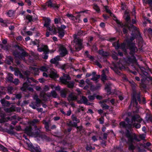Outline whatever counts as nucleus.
I'll use <instances>...</instances> for the list:
<instances>
[{"instance_id": "6e6d98bb", "label": "nucleus", "mask_w": 152, "mask_h": 152, "mask_svg": "<svg viewBox=\"0 0 152 152\" xmlns=\"http://www.w3.org/2000/svg\"><path fill=\"white\" fill-rule=\"evenodd\" d=\"M26 19L28 20L29 22H31L33 20L32 17L29 15H27L26 16Z\"/></svg>"}, {"instance_id": "7ed1b4c3", "label": "nucleus", "mask_w": 152, "mask_h": 152, "mask_svg": "<svg viewBox=\"0 0 152 152\" xmlns=\"http://www.w3.org/2000/svg\"><path fill=\"white\" fill-rule=\"evenodd\" d=\"M86 34L87 33L86 31L79 30L77 32V34H75L73 35V37L74 38V42L75 43L74 47L75 49V51H79L82 48V42L83 40L77 38V36H80L84 35Z\"/></svg>"}, {"instance_id": "2f4dec72", "label": "nucleus", "mask_w": 152, "mask_h": 152, "mask_svg": "<svg viewBox=\"0 0 152 152\" xmlns=\"http://www.w3.org/2000/svg\"><path fill=\"white\" fill-rule=\"evenodd\" d=\"M7 90L8 92L10 94H12L13 92L16 89L15 88L12 86H9L7 87Z\"/></svg>"}, {"instance_id": "20e7f679", "label": "nucleus", "mask_w": 152, "mask_h": 152, "mask_svg": "<svg viewBox=\"0 0 152 152\" xmlns=\"http://www.w3.org/2000/svg\"><path fill=\"white\" fill-rule=\"evenodd\" d=\"M131 34L132 36L130 37V40L127 39L126 40V42L127 43V46L130 50V54H133L137 51V48L135 45V44L132 42L135 39L136 36L133 33H131Z\"/></svg>"}, {"instance_id": "f257e3e1", "label": "nucleus", "mask_w": 152, "mask_h": 152, "mask_svg": "<svg viewBox=\"0 0 152 152\" xmlns=\"http://www.w3.org/2000/svg\"><path fill=\"white\" fill-rule=\"evenodd\" d=\"M126 122L121 121L120 123V125L121 127L124 128L126 129L127 132L126 134V137L128 139L129 143H132L134 140L137 141H140V140L138 139L137 137L134 134H132L130 133L128 129H129L131 128L133 124V122L135 121L140 122L142 119L140 118L139 115L137 114L134 115L132 116V121H130V119L126 118L125 119Z\"/></svg>"}, {"instance_id": "f704fd0d", "label": "nucleus", "mask_w": 152, "mask_h": 152, "mask_svg": "<svg viewBox=\"0 0 152 152\" xmlns=\"http://www.w3.org/2000/svg\"><path fill=\"white\" fill-rule=\"evenodd\" d=\"M105 89L107 91V93L110 94L111 92L110 85L106 84L105 85Z\"/></svg>"}, {"instance_id": "de8ad7c7", "label": "nucleus", "mask_w": 152, "mask_h": 152, "mask_svg": "<svg viewBox=\"0 0 152 152\" xmlns=\"http://www.w3.org/2000/svg\"><path fill=\"white\" fill-rule=\"evenodd\" d=\"M39 69L42 72H46L48 70V68L45 66H42Z\"/></svg>"}, {"instance_id": "0eeeda50", "label": "nucleus", "mask_w": 152, "mask_h": 152, "mask_svg": "<svg viewBox=\"0 0 152 152\" xmlns=\"http://www.w3.org/2000/svg\"><path fill=\"white\" fill-rule=\"evenodd\" d=\"M35 129L31 133V135L36 137H39L42 132L38 128H35Z\"/></svg>"}, {"instance_id": "f3484780", "label": "nucleus", "mask_w": 152, "mask_h": 152, "mask_svg": "<svg viewBox=\"0 0 152 152\" xmlns=\"http://www.w3.org/2000/svg\"><path fill=\"white\" fill-rule=\"evenodd\" d=\"M0 102L3 106H9L10 105V103L9 102L6 100L4 99H1L0 100Z\"/></svg>"}, {"instance_id": "393cba45", "label": "nucleus", "mask_w": 152, "mask_h": 152, "mask_svg": "<svg viewBox=\"0 0 152 152\" xmlns=\"http://www.w3.org/2000/svg\"><path fill=\"white\" fill-rule=\"evenodd\" d=\"M114 20H115L116 23L118 24L119 26H120L122 28H124L125 27H126V24L125 25L123 24V23H121L120 21L117 19V18L115 16Z\"/></svg>"}, {"instance_id": "052dcab7", "label": "nucleus", "mask_w": 152, "mask_h": 152, "mask_svg": "<svg viewBox=\"0 0 152 152\" xmlns=\"http://www.w3.org/2000/svg\"><path fill=\"white\" fill-rule=\"evenodd\" d=\"M145 69L143 68L141 69L142 73L145 76H147L148 75V73L145 71Z\"/></svg>"}, {"instance_id": "13d9d810", "label": "nucleus", "mask_w": 152, "mask_h": 152, "mask_svg": "<svg viewBox=\"0 0 152 152\" xmlns=\"http://www.w3.org/2000/svg\"><path fill=\"white\" fill-rule=\"evenodd\" d=\"M2 118L0 119V123H2L4 122L5 121H7L6 119L5 118V116L4 115L1 116Z\"/></svg>"}, {"instance_id": "680f3d73", "label": "nucleus", "mask_w": 152, "mask_h": 152, "mask_svg": "<svg viewBox=\"0 0 152 152\" xmlns=\"http://www.w3.org/2000/svg\"><path fill=\"white\" fill-rule=\"evenodd\" d=\"M145 31H147L149 35H151L152 34V29L151 28L148 29L146 28L145 30Z\"/></svg>"}, {"instance_id": "9b49d317", "label": "nucleus", "mask_w": 152, "mask_h": 152, "mask_svg": "<svg viewBox=\"0 0 152 152\" xmlns=\"http://www.w3.org/2000/svg\"><path fill=\"white\" fill-rule=\"evenodd\" d=\"M53 0H48L45 3L46 5H47L48 7L58 8V7L57 6L53 3Z\"/></svg>"}, {"instance_id": "a19ab883", "label": "nucleus", "mask_w": 152, "mask_h": 152, "mask_svg": "<svg viewBox=\"0 0 152 152\" xmlns=\"http://www.w3.org/2000/svg\"><path fill=\"white\" fill-rule=\"evenodd\" d=\"M31 69L33 70L34 72V74L35 75H38V73H39V69L38 68H35V67H31Z\"/></svg>"}, {"instance_id": "cd10ccee", "label": "nucleus", "mask_w": 152, "mask_h": 152, "mask_svg": "<svg viewBox=\"0 0 152 152\" xmlns=\"http://www.w3.org/2000/svg\"><path fill=\"white\" fill-rule=\"evenodd\" d=\"M99 54L103 56H107L109 55L108 53L102 50H99Z\"/></svg>"}, {"instance_id": "4c0bfd02", "label": "nucleus", "mask_w": 152, "mask_h": 152, "mask_svg": "<svg viewBox=\"0 0 152 152\" xmlns=\"http://www.w3.org/2000/svg\"><path fill=\"white\" fill-rule=\"evenodd\" d=\"M57 95V93L55 91H52L51 92L50 95L48 96L49 97H50L52 96L54 98H56V97Z\"/></svg>"}, {"instance_id": "0e129e2a", "label": "nucleus", "mask_w": 152, "mask_h": 152, "mask_svg": "<svg viewBox=\"0 0 152 152\" xmlns=\"http://www.w3.org/2000/svg\"><path fill=\"white\" fill-rule=\"evenodd\" d=\"M29 106L31 107L33 109H36V105L34 102H31L30 104H29Z\"/></svg>"}, {"instance_id": "dca6fc26", "label": "nucleus", "mask_w": 152, "mask_h": 152, "mask_svg": "<svg viewBox=\"0 0 152 152\" xmlns=\"http://www.w3.org/2000/svg\"><path fill=\"white\" fill-rule=\"evenodd\" d=\"M67 124L69 126L75 127L77 128H78V127L77 126V124L76 123H75V122H73L70 120H69L68 122H67Z\"/></svg>"}, {"instance_id": "4468645a", "label": "nucleus", "mask_w": 152, "mask_h": 152, "mask_svg": "<svg viewBox=\"0 0 152 152\" xmlns=\"http://www.w3.org/2000/svg\"><path fill=\"white\" fill-rule=\"evenodd\" d=\"M39 138H41L43 140H45L47 141H49L51 140L50 138L47 136L45 134L42 133Z\"/></svg>"}, {"instance_id": "bf43d9fd", "label": "nucleus", "mask_w": 152, "mask_h": 152, "mask_svg": "<svg viewBox=\"0 0 152 152\" xmlns=\"http://www.w3.org/2000/svg\"><path fill=\"white\" fill-rule=\"evenodd\" d=\"M85 55L87 57L90 58L91 59H92L93 58L92 56L89 54L88 52L87 51L85 52Z\"/></svg>"}, {"instance_id": "9d476101", "label": "nucleus", "mask_w": 152, "mask_h": 152, "mask_svg": "<svg viewBox=\"0 0 152 152\" xmlns=\"http://www.w3.org/2000/svg\"><path fill=\"white\" fill-rule=\"evenodd\" d=\"M69 92V91L68 89L66 88H64L60 91V96L62 98H65Z\"/></svg>"}, {"instance_id": "c9c22d12", "label": "nucleus", "mask_w": 152, "mask_h": 152, "mask_svg": "<svg viewBox=\"0 0 152 152\" xmlns=\"http://www.w3.org/2000/svg\"><path fill=\"white\" fill-rule=\"evenodd\" d=\"M102 72V74L101 75V80L102 81H104L105 80H106L107 76L105 75L104 70H103Z\"/></svg>"}, {"instance_id": "58836bf2", "label": "nucleus", "mask_w": 152, "mask_h": 152, "mask_svg": "<svg viewBox=\"0 0 152 152\" xmlns=\"http://www.w3.org/2000/svg\"><path fill=\"white\" fill-rule=\"evenodd\" d=\"M68 87L70 88H72L74 86V83L71 82H68L66 84Z\"/></svg>"}, {"instance_id": "f8f14e48", "label": "nucleus", "mask_w": 152, "mask_h": 152, "mask_svg": "<svg viewBox=\"0 0 152 152\" xmlns=\"http://www.w3.org/2000/svg\"><path fill=\"white\" fill-rule=\"evenodd\" d=\"M88 100L87 98L84 96H82L80 101H79L78 103H81L82 102L84 104L87 105H90V104L88 102Z\"/></svg>"}, {"instance_id": "864d4df0", "label": "nucleus", "mask_w": 152, "mask_h": 152, "mask_svg": "<svg viewBox=\"0 0 152 152\" xmlns=\"http://www.w3.org/2000/svg\"><path fill=\"white\" fill-rule=\"evenodd\" d=\"M51 32V33L53 34H55L56 33V28L54 27H52L51 28V30H49Z\"/></svg>"}, {"instance_id": "7c9ffc66", "label": "nucleus", "mask_w": 152, "mask_h": 152, "mask_svg": "<svg viewBox=\"0 0 152 152\" xmlns=\"http://www.w3.org/2000/svg\"><path fill=\"white\" fill-rule=\"evenodd\" d=\"M14 74L16 76L19 75L20 78H25L24 76H23L19 70L15 71L14 72Z\"/></svg>"}, {"instance_id": "8fccbe9b", "label": "nucleus", "mask_w": 152, "mask_h": 152, "mask_svg": "<svg viewBox=\"0 0 152 152\" xmlns=\"http://www.w3.org/2000/svg\"><path fill=\"white\" fill-rule=\"evenodd\" d=\"M15 13L14 11L13 10H9L7 12V15L10 17L12 16Z\"/></svg>"}, {"instance_id": "49530a36", "label": "nucleus", "mask_w": 152, "mask_h": 152, "mask_svg": "<svg viewBox=\"0 0 152 152\" xmlns=\"http://www.w3.org/2000/svg\"><path fill=\"white\" fill-rule=\"evenodd\" d=\"M105 9V10L106 11V12L109 13L110 14V16H112L114 18V17L115 16L108 9V7L107 6H105L104 7Z\"/></svg>"}, {"instance_id": "f03ea898", "label": "nucleus", "mask_w": 152, "mask_h": 152, "mask_svg": "<svg viewBox=\"0 0 152 152\" xmlns=\"http://www.w3.org/2000/svg\"><path fill=\"white\" fill-rule=\"evenodd\" d=\"M18 48L20 50L18 51L17 50L14 51L13 52V54L15 56V59L17 65L20 64V62L19 60H24L25 57L28 56V53L23 49L19 46H18Z\"/></svg>"}, {"instance_id": "69168bd1", "label": "nucleus", "mask_w": 152, "mask_h": 152, "mask_svg": "<svg viewBox=\"0 0 152 152\" xmlns=\"http://www.w3.org/2000/svg\"><path fill=\"white\" fill-rule=\"evenodd\" d=\"M95 95H89L88 96V98L89 100H92L95 99Z\"/></svg>"}, {"instance_id": "5701e85b", "label": "nucleus", "mask_w": 152, "mask_h": 152, "mask_svg": "<svg viewBox=\"0 0 152 152\" xmlns=\"http://www.w3.org/2000/svg\"><path fill=\"white\" fill-rule=\"evenodd\" d=\"M49 75L50 77L53 78H56L58 77V75L56 72L53 71H51Z\"/></svg>"}, {"instance_id": "4be33fe9", "label": "nucleus", "mask_w": 152, "mask_h": 152, "mask_svg": "<svg viewBox=\"0 0 152 152\" xmlns=\"http://www.w3.org/2000/svg\"><path fill=\"white\" fill-rule=\"evenodd\" d=\"M58 33L59 34L58 36L61 38H62L64 36L65 33L64 30L62 29L61 28H58Z\"/></svg>"}, {"instance_id": "412c9836", "label": "nucleus", "mask_w": 152, "mask_h": 152, "mask_svg": "<svg viewBox=\"0 0 152 152\" xmlns=\"http://www.w3.org/2000/svg\"><path fill=\"white\" fill-rule=\"evenodd\" d=\"M50 21V18H47V20L45 21V23L44 25V26L47 28L48 30H50L51 27L49 26V24Z\"/></svg>"}, {"instance_id": "5fc2aeb1", "label": "nucleus", "mask_w": 152, "mask_h": 152, "mask_svg": "<svg viewBox=\"0 0 152 152\" xmlns=\"http://www.w3.org/2000/svg\"><path fill=\"white\" fill-rule=\"evenodd\" d=\"M120 48H121L124 51H126V45L125 43H122L121 45H120Z\"/></svg>"}, {"instance_id": "a878e982", "label": "nucleus", "mask_w": 152, "mask_h": 152, "mask_svg": "<svg viewBox=\"0 0 152 152\" xmlns=\"http://www.w3.org/2000/svg\"><path fill=\"white\" fill-rule=\"evenodd\" d=\"M30 85V84L26 81V82L23 83V86L21 88V90L23 91H25L26 88L29 86Z\"/></svg>"}, {"instance_id": "e2e57ef3", "label": "nucleus", "mask_w": 152, "mask_h": 152, "mask_svg": "<svg viewBox=\"0 0 152 152\" xmlns=\"http://www.w3.org/2000/svg\"><path fill=\"white\" fill-rule=\"evenodd\" d=\"M66 16L69 17V18L71 19L72 20H74L75 18V17L72 14H67L66 15Z\"/></svg>"}, {"instance_id": "37998d69", "label": "nucleus", "mask_w": 152, "mask_h": 152, "mask_svg": "<svg viewBox=\"0 0 152 152\" xmlns=\"http://www.w3.org/2000/svg\"><path fill=\"white\" fill-rule=\"evenodd\" d=\"M101 106L103 110L108 109L110 107L105 104H102Z\"/></svg>"}, {"instance_id": "603ef678", "label": "nucleus", "mask_w": 152, "mask_h": 152, "mask_svg": "<svg viewBox=\"0 0 152 152\" xmlns=\"http://www.w3.org/2000/svg\"><path fill=\"white\" fill-rule=\"evenodd\" d=\"M77 82H78L79 83V86H80L82 87L84 86L85 84V82L83 80H81L79 81H78Z\"/></svg>"}, {"instance_id": "338daca9", "label": "nucleus", "mask_w": 152, "mask_h": 152, "mask_svg": "<svg viewBox=\"0 0 152 152\" xmlns=\"http://www.w3.org/2000/svg\"><path fill=\"white\" fill-rule=\"evenodd\" d=\"M141 83L140 84L141 87L143 88H145L146 87V85L144 84V80H141Z\"/></svg>"}, {"instance_id": "aec40b11", "label": "nucleus", "mask_w": 152, "mask_h": 152, "mask_svg": "<svg viewBox=\"0 0 152 152\" xmlns=\"http://www.w3.org/2000/svg\"><path fill=\"white\" fill-rule=\"evenodd\" d=\"M13 75L10 73H9L6 78V80L7 81H9L11 83L13 82Z\"/></svg>"}, {"instance_id": "2eb2a0df", "label": "nucleus", "mask_w": 152, "mask_h": 152, "mask_svg": "<svg viewBox=\"0 0 152 152\" xmlns=\"http://www.w3.org/2000/svg\"><path fill=\"white\" fill-rule=\"evenodd\" d=\"M69 99L71 101L75 100L77 99V96L76 94L74 93H71L69 96Z\"/></svg>"}, {"instance_id": "c85d7f7f", "label": "nucleus", "mask_w": 152, "mask_h": 152, "mask_svg": "<svg viewBox=\"0 0 152 152\" xmlns=\"http://www.w3.org/2000/svg\"><path fill=\"white\" fill-rule=\"evenodd\" d=\"M133 99H137L139 102H140L141 100L140 92H138L137 94H135L134 93Z\"/></svg>"}, {"instance_id": "39448f33", "label": "nucleus", "mask_w": 152, "mask_h": 152, "mask_svg": "<svg viewBox=\"0 0 152 152\" xmlns=\"http://www.w3.org/2000/svg\"><path fill=\"white\" fill-rule=\"evenodd\" d=\"M126 21V25L129 31H137V28L132 24L131 23V18L129 15H127L125 19Z\"/></svg>"}, {"instance_id": "4d7b16f0", "label": "nucleus", "mask_w": 152, "mask_h": 152, "mask_svg": "<svg viewBox=\"0 0 152 152\" xmlns=\"http://www.w3.org/2000/svg\"><path fill=\"white\" fill-rule=\"evenodd\" d=\"M93 8L97 12H99L100 9L97 4H94Z\"/></svg>"}, {"instance_id": "a211bd4d", "label": "nucleus", "mask_w": 152, "mask_h": 152, "mask_svg": "<svg viewBox=\"0 0 152 152\" xmlns=\"http://www.w3.org/2000/svg\"><path fill=\"white\" fill-rule=\"evenodd\" d=\"M111 68L113 69L117 74H119L120 73V72L118 70V68L120 69H121L120 66H118L114 64V67H111Z\"/></svg>"}, {"instance_id": "c756f323", "label": "nucleus", "mask_w": 152, "mask_h": 152, "mask_svg": "<svg viewBox=\"0 0 152 152\" xmlns=\"http://www.w3.org/2000/svg\"><path fill=\"white\" fill-rule=\"evenodd\" d=\"M23 76H24L25 78H22L23 79H24V80H25L29 76L30 74V72L28 71H24L23 72Z\"/></svg>"}, {"instance_id": "ddd939ff", "label": "nucleus", "mask_w": 152, "mask_h": 152, "mask_svg": "<svg viewBox=\"0 0 152 152\" xmlns=\"http://www.w3.org/2000/svg\"><path fill=\"white\" fill-rule=\"evenodd\" d=\"M39 121L37 119H34L30 121L29 122V124L30 125L34 126L35 128H37V126L36 124L39 122Z\"/></svg>"}, {"instance_id": "e433bc0d", "label": "nucleus", "mask_w": 152, "mask_h": 152, "mask_svg": "<svg viewBox=\"0 0 152 152\" xmlns=\"http://www.w3.org/2000/svg\"><path fill=\"white\" fill-rule=\"evenodd\" d=\"M43 51L46 54H48L49 52V49L47 45H44L42 47Z\"/></svg>"}, {"instance_id": "a18cd8bd", "label": "nucleus", "mask_w": 152, "mask_h": 152, "mask_svg": "<svg viewBox=\"0 0 152 152\" xmlns=\"http://www.w3.org/2000/svg\"><path fill=\"white\" fill-rule=\"evenodd\" d=\"M95 148L94 147L92 148L91 146L88 145H87L86 148V150L87 151H91L92 150H94L95 149Z\"/></svg>"}, {"instance_id": "423d86ee", "label": "nucleus", "mask_w": 152, "mask_h": 152, "mask_svg": "<svg viewBox=\"0 0 152 152\" xmlns=\"http://www.w3.org/2000/svg\"><path fill=\"white\" fill-rule=\"evenodd\" d=\"M59 51L61 56H64L68 53V51L65 46L62 45H59Z\"/></svg>"}, {"instance_id": "6e6552de", "label": "nucleus", "mask_w": 152, "mask_h": 152, "mask_svg": "<svg viewBox=\"0 0 152 152\" xmlns=\"http://www.w3.org/2000/svg\"><path fill=\"white\" fill-rule=\"evenodd\" d=\"M61 60L60 56H57L54 58L52 59L50 61V62L53 64H54L57 66H59L60 64L58 62L59 61Z\"/></svg>"}, {"instance_id": "bb28decb", "label": "nucleus", "mask_w": 152, "mask_h": 152, "mask_svg": "<svg viewBox=\"0 0 152 152\" xmlns=\"http://www.w3.org/2000/svg\"><path fill=\"white\" fill-rule=\"evenodd\" d=\"M113 46L115 47L116 50L120 48V45L119 41L118 40L116 42H115L113 43Z\"/></svg>"}, {"instance_id": "c03bdc74", "label": "nucleus", "mask_w": 152, "mask_h": 152, "mask_svg": "<svg viewBox=\"0 0 152 152\" xmlns=\"http://www.w3.org/2000/svg\"><path fill=\"white\" fill-rule=\"evenodd\" d=\"M15 110L14 109V108L12 107H11L9 108H6L4 109V110L5 111V112L9 113L12 112V111H14Z\"/></svg>"}, {"instance_id": "09e8293b", "label": "nucleus", "mask_w": 152, "mask_h": 152, "mask_svg": "<svg viewBox=\"0 0 152 152\" xmlns=\"http://www.w3.org/2000/svg\"><path fill=\"white\" fill-rule=\"evenodd\" d=\"M60 79L61 83L65 84H66L68 82L67 80L64 77H61Z\"/></svg>"}, {"instance_id": "1a4fd4ad", "label": "nucleus", "mask_w": 152, "mask_h": 152, "mask_svg": "<svg viewBox=\"0 0 152 152\" xmlns=\"http://www.w3.org/2000/svg\"><path fill=\"white\" fill-rule=\"evenodd\" d=\"M30 148V150L33 152H41V149L40 147L37 145L36 146H34L32 144L30 145L29 146Z\"/></svg>"}, {"instance_id": "6ab92c4d", "label": "nucleus", "mask_w": 152, "mask_h": 152, "mask_svg": "<svg viewBox=\"0 0 152 152\" xmlns=\"http://www.w3.org/2000/svg\"><path fill=\"white\" fill-rule=\"evenodd\" d=\"M25 131L26 133L28 134L31 135V133L32 132V128L31 126H28L26 127L25 128Z\"/></svg>"}, {"instance_id": "b1692460", "label": "nucleus", "mask_w": 152, "mask_h": 152, "mask_svg": "<svg viewBox=\"0 0 152 152\" xmlns=\"http://www.w3.org/2000/svg\"><path fill=\"white\" fill-rule=\"evenodd\" d=\"M6 59V63L9 64H11L12 63L13 60V58L10 56L7 57Z\"/></svg>"}, {"instance_id": "ea45409f", "label": "nucleus", "mask_w": 152, "mask_h": 152, "mask_svg": "<svg viewBox=\"0 0 152 152\" xmlns=\"http://www.w3.org/2000/svg\"><path fill=\"white\" fill-rule=\"evenodd\" d=\"M26 79H27V81L28 82V83H30L32 82H36V80L34 79L32 77H28Z\"/></svg>"}, {"instance_id": "79ce46f5", "label": "nucleus", "mask_w": 152, "mask_h": 152, "mask_svg": "<svg viewBox=\"0 0 152 152\" xmlns=\"http://www.w3.org/2000/svg\"><path fill=\"white\" fill-rule=\"evenodd\" d=\"M86 83H87L89 86H91V89H92L93 87H94V86L92 85V82H91L89 80L87 79L85 81Z\"/></svg>"}, {"instance_id": "3c124183", "label": "nucleus", "mask_w": 152, "mask_h": 152, "mask_svg": "<svg viewBox=\"0 0 152 152\" xmlns=\"http://www.w3.org/2000/svg\"><path fill=\"white\" fill-rule=\"evenodd\" d=\"M100 76L99 75H96L95 76H94L91 79V80L93 81H97L100 77Z\"/></svg>"}, {"instance_id": "473e14b6", "label": "nucleus", "mask_w": 152, "mask_h": 152, "mask_svg": "<svg viewBox=\"0 0 152 152\" xmlns=\"http://www.w3.org/2000/svg\"><path fill=\"white\" fill-rule=\"evenodd\" d=\"M34 99L36 100V105L37 107L40 106V104L41 102V100L38 98L37 96H35Z\"/></svg>"}, {"instance_id": "774afa93", "label": "nucleus", "mask_w": 152, "mask_h": 152, "mask_svg": "<svg viewBox=\"0 0 152 152\" xmlns=\"http://www.w3.org/2000/svg\"><path fill=\"white\" fill-rule=\"evenodd\" d=\"M61 20V19L58 18H56L54 19V22L56 24L60 22Z\"/></svg>"}, {"instance_id": "72a5a7b5", "label": "nucleus", "mask_w": 152, "mask_h": 152, "mask_svg": "<svg viewBox=\"0 0 152 152\" xmlns=\"http://www.w3.org/2000/svg\"><path fill=\"white\" fill-rule=\"evenodd\" d=\"M71 118L72 120L73 121H75V123H78L80 122V120L79 119H78L76 116L74 115H72Z\"/></svg>"}]
</instances>
